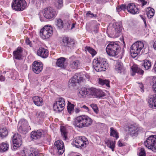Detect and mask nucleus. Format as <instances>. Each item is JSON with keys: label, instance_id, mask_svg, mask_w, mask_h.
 I'll return each mask as SVG.
<instances>
[{"label": "nucleus", "instance_id": "f257e3e1", "mask_svg": "<svg viewBox=\"0 0 156 156\" xmlns=\"http://www.w3.org/2000/svg\"><path fill=\"white\" fill-rule=\"evenodd\" d=\"M93 122V119L87 115L78 116L74 119L73 125L76 127L81 129L90 126Z\"/></svg>", "mask_w": 156, "mask_h": 156}, {"label": "nucleus", "instance_id": "f03ea898", "mask_svg": "<svg viewBox=\"0 0 156 156\" xmlns=\"http://www.w3.org/2000/svg\"><path fill=\"white\" fill-rule=\"evenodd\" d=\"M93 64L94 68L97 72L104 71L108 67V64L106 59L102 58L94 59Z\"/></svg>", "mask_w": 156, "mask_h": 156}, {"label": "nucleus", "instance_id": "7ed1b4c3", "mask_svg": "<svg viewBox=\"0 0 156 156\" xmlns=\"http://www.w3.org/2000/svg\"><path fill=\"white\" fill-rule=\"evenodd\" d=\"M144 47V44L140 41H137L133 44L131 47L130 53L131 56L135 58L140 54Z\"/></svg>", "mask_w": 156, "mask_h": 156}, {"label": "nucleus", "instance_id": "20e7f679", "mask_svg": "<svg viewBox=\"0 0 156 156\" xmlns=\"http://www.w3.org/2000/svg\"><path fill=\"white\" fill-rule=\"evenodd\" d=\"M119 50V46L114 42H110L106 48L107 54L112 56H115L118 55Z\"/></svg>", "mask_w": 156, "mask_h": 156}, {"label": "nucleus", "instance_id": "39448f33", "mask_svg": "<svg viewBox=\"0 0 156 156\" xmlns=\"http://www.w3.org/2000/svg\"><path fill=\"white\" fill-rule=\"evenodd\" d=\"M122 30V26L121 22L114 23L111 29L109 28L108 29V32L115 37H119Z\"/></svg>", "mask_w": 156, "mask_h": 156}, {"label": "nucleus", "instance_id": "423d86ee", "mask_svg": "<svg viewBox=\"0 0 156 156\" xmlns=\"http://www.w3.org/2000/svg\"><path fill=\"white\" fill-rule=\"evenodd\" d=\"M144 145L148 149L154 152H156V135L148 137L144 142Z\"/></svg>", "mask_w": 156, "mask_h": 156}, {"label": "nucleus", "instance_id": "0eeeda50", "mask_svg": "<svg viewBox=\"0 0 156 156\" xmlns=\"http://www.w3.org/2000/svg\"><path fill=\"white\" fill-rule=\"evenodd\" d=\"M25 0H13L12 3V8L16 11H22L27 7Z\"/></svg>", "mask_w": 156, "mask_h": 156}, {"label": "nucleus", "instance_id": "6e6552de", "mask_svg": "<svg viewBox=\"0 0 156 156\" xmlns=\"http://www.w3.org/2000/svg\"><path fill=\"white\" fill-rule=\"evenodd\" d=\"M53 33L52 28L50 26L48 25L45 26L40 31L41 37L43 39L49 38L52 36Z\"/></svg>", "mask_w": 156, "mask_h": 156}, {"label": "nucleus", "instance_id": "1a4fd4ad", "mask_svg": "<svg viewBox=\"0 0 156 156\" xmlns=\"http://www.w3.org/2000/svg\"><path fill=\"white\" fill-rule=\"evenodd\" d=\"M102 90L94 88L87 89V95L94 98H100L105 95Z\"/></svg>", "mask_w": 156, "mask_h": 156}, {"label": "nucleus", "instance_id": "9d476101", "mask_svg": "<svg viewBox=\"0 0 156 156\" xmlns=\"http://www.w3.org/2000/svg\"><path fill=\"white\" fill-rule=\"evenodd\" d=\"M88 143L87 140L84 136H79L74 139L72 144L76 147L82 148L85 147Z\"/></svg>", "mask_w": 156, "mask_h": 156}, {"label": "nucleus", "instance_id": "9b49d317", "mask_svg": "<svg viewBox=\"0 0 156 156\" xmlns=\"http://www.w3.org/2000/svg\"><path fill=\"white\" fill-rule=\"evenodd\" d=\"M65 105V99L62 98H60L57 99L53 104V109L56 112H61L64 109Z\"/></svg>", "mask_w": 156, "mask_h": 156}, {"label": "nucleus", "instance_id": "f8f14e48", "mask_svg": "<svg viewBox=\"0 0 156 156\" xmlns=\"http://www.w3.org/2000/svg\"><path fill=\"white\" fill-rule=\"evenodd\" d=\"M44 16L48 19H51L54 18L56 16L55 10L51 7L46 8L43 10Z\"/></svg>", "mask_w": 156, "mask_h": 156}, {"label": "nucleus", "instance_id": "ddd939ff", "mask_svg": "<svg viewBox=\"0 0 156 156\" xmlns=\"http://www.w3.org/2000/svg\"><path fill=\"white\" fill-rule=\"evenodd\" d=\"M83 74L81 73H76L72 78L69 80V82L71 86H75L76 83H80L83 82Z\"/></svg>", "mask_w": 156, "mask_h": 156}, {"label": "nucleus", "instance_id": "4468645a", "mask_svg": "<svg viewBox=\"0 0 156 156\" xmlns=\"http://www.w3.org/2000/svg\"><path fill=\"white\" fill-rule=\"evenodd\" d=\"M18 128L19 131L22 133H26L27 132L29 129L28 123L27 121L25 119H21L19 122Z\"/></svg>", "mask_w": 156, "mask_h": 156}, {"label": "nucleus", "instance_id": "2eb2a0df", "mask_svg": "<svg viewBox=\"0 0 156 156\" xmlns=\"http://www.w3.org/2000/svg\"><path fill=\"white\" fill-rule=\"evenodd\" d=\"M70 60L69 67L70 69L75 70L80 66V62L76 59L75 56H73L69 58Z\"/></svg>", "mask_w": 156, "mask_h": 156}, {"label": "nucleus", "instance_id": "dca6fc26", "mask_svg": "<svg viewBox=\"0 0 156 156\" xmlns=\"http://www.w3.org/2000/svg\"><path fill=\"white\" fill-rule=\"evenodd\" d=\"M12 141L14 147L17 148L20 147L22 144V138L18 134H15L12 138Z\"/></svg>", "mask_w": 156, "mask_h": 156}, {"label": "nucleus", "instance_id": "f3484780", "mask_svg": "<svg viewBox=\"0 0 156 156\" xmlns=\"http://www.w3.org/2000/svg\"><path fill=\"white\" fill-rule=\"evenodd\" d=\"M32 67L33 71L36 74H38L42 71L43 68V64L41 62L34 61Z\"/></svg>", "mask_w": 156, "mask_h": 156}, {"label": "nucleus", "instance_id": "a211bd4d", "mask_svg": "<svg viewBox=\"0 0 156 156\" xmlns=\"http://www.w3.org/2000/svg\"><path fill=\"white\" fill-rule=\"evenodd\" d=\"M55 145L57 148L58 154H62L65 151L64 145L63 142L61 140H58L55 142Z\"/></svg>", "mask_w": 156, "mask_h": 156}, {"label": "nucleus", "instance_id": "6ab92c4d", "mask_svg": "<svg viewBox=\"0 0 156 156\" xmlns=\"http://www.w3.org/2000/svg\"><path fill=\"white\" fill-rule=\"evenodd\" d=\"M128 133L131 136H135L137 134L138 128L134 124H129L128 126Z\"/></svg>", "mask_w": 156, "mask_h": 156}, {"label": "nucleus", "instance_id": "aec40b11", "mask_svg": "<svg viewBox=\"0 0 156 156\" xmlns=\"http://www.w3.org/2000/svg\"><path fill=\"white\" fill-rule=\"evenodd\" d=\"M46 133V132L42 129H39L36 131H32L31 133V137L33 139L40 138Z\"/></svg>", "mask_w": 156, "mask_h": 156}, {"label": "nucleus", "instance_id": "412c9836", "mask_svg": "<svg viewBox=\"0 0 156 156\" xmlns=\"http://www.w3.org/2000/svg\"><path fill=\"white\" fill-rule=\"evenodd\" d=\"M37 54L39 56L43 58H46L48 55V50L44 48H40L37 51Z\"/></svg>", "mask_w": 156, "mask_h": 156}, {"label": "nucleus", "instance_id": "4be33fe9", "mask_svg": "<svg viewBox=\"0 0 156 156\" xmlns=\"http://www.w3.org/2000/svg\"><path fill=\"white\" fill-rule=\"evenodd\" d=\"M62 44L63 45L70 47L74 44L73 40L68 37H64L62 40Z\"/></svg>", "mask_w": 156, "mask_h": 156}, {"label": "nucleus", "instance_id": "5701e85b", "mask_svg": "<svg viewBox=\"0 0 156 156\" xmlns=\"http://www.w3.org/2000/svg\"><path fill=\"white\" fill-rule=\"evenodd\" d=\"M131 69L132 71V73H131V75L132 76H134L136 73H137L141 75L143 74L144 73V71L138 68L137 65H133L131 67Z\"/></svg>", "mask_w": 156, "mask_h": 156}, {"label": "nucleus", "instance_id": "b1692460", "mask_svg": "<svg viewBox=\"0 0 156 156\" xmlns=\"http://www.w3.org/2000/svg\"><path fill=\"white\" fill-rule=\"evenodd\" d=\"M22 51V48L20 47H18L16 50L13 52L14 57L16 59H21Z\"/></svg>", "mask_w": 156, "mask_h": 156}, {"label": "nucleus", "instance_id": "393cba45", "mask_svg": "<svg viewBox=\"0 0 156 156\" xmlns=\"http://www.w3.org/2000/svg\"><path fill=\"white\" fill-rule=\"evenodd\" d=\"M115 70L119 73H124L125 70L122 63L120 62L117 61L115 66Z\"/></svg>", "mask_w": 156, "mask_h": 156}, {"label": "nucleus", "instance_id": "a878e982", "mask_svg": "<svg viewBox=\"0 0 156 156\" xmlns=\"http://www.w3.org/2000/svg\"><path fill=\"white\" fill-rule=\"evenodd\" d=\"M32 99L34 103L36 105L40 106L43 105V101L41 97L36 96L34 97Z\"/></svg>", "mask_w": 156, "mask_h": 156}, {"label": "nucleus", "instance_id": "bb28decb", "mask_svg": "<svg viewBox=\"0 0 156 156\" xmlns=\"http://www.w3.org/2000/svg\"><path fill=\"white\" fill-rule=\"evenodd\" d=\"M148 105L150 108H156V95L153 98H150L148 99Z\"/></svg>", "mask_w": 156, "mask_h": 156}, {"label": "nucleus", "instance_id": "cd10ccee", "mask_svg": "<svg viewBox=\"0 0 156 156\" xmlns=\"http://www.w3.org/2000/svg\"><path fill=\"white\" fill-rule=\"evenodd\" d=\"M24 156H39L37 152L36 151L31 152L27 149H25L23 150Z\"/></svg>", "mask_w": 156, "mask_h": 156}, {"label": "nucleus", "instance_id": "c85d7f7f", "mask_svg": "<svg viewBox=\"0 0 156 156\" xmlns=\"http://www.w3.org/2000/svg\"><path fill=\"white\" fill-rule=\"evenodd\" d=\"M105 142L107 146L111 148L112 151H113L115 144V141L107 139L105 140Z\"/></svg>", "mask_w": 156, "mask_h": 156}, {"label": "nucleus", "instance_id": "c756f323", "mask_svg": "<svg viewBox=\"0 0 156 156\" xmlns=\"http://www.w3.org/2000/svg\"><path fill=\"white\" fill-rule=\"evenodd\" d=\"M55 24L57 27L60 29H61L64 28L65 26L63 21L61 19H57L55 21Z\"/></svg>", "mask_w": 156, "mask_h": 156}, {"label": "nucleus", "instance_id": "7c9ffc66", "mask_svg": "<svg viewBox=\"0 0 156 156\" xmlns=\"http://www.w3.org/2000/svg\"><path fill=\"white\" fill-rule=\"evenodd\" d=\"M142 66L144 67L145 70H147L151 68V62L148 60H145L143 61Z\"/></svg>", "mask_w": 156, "mask_h": 156}, {"label": "nucleus", "instance_id": "2f4dec72", "mask_svg": "<svg viewBox=\"0 0 156 156\" xmlns=\"http://www.w3.org/2000/svg\"><path fill=\"white\" fill-rule=\"evenodd\" d=\"M146 11L147 16L149 18L152 17L154 16V9L149 7L147 8Z\"/></svg>", "mask_w": 156, "mask_h": 156}, {"label": "nucleus", "instance_id": "473e14b6", "mask_svg": "<svg viewBox=\"0 0 156 156\" xmlns=\"http://www.w3.org/2000/svg\"><path fill=\"white\" fill-rule=\"evenodd\" d=\"M65 61L64 58L61 57L58 59L56 63V65L58 67L63 68L64 67Z\"/></svg>", "mask_w": 156, "mask_h": 156}, {"label": "nucleus", "instance_id": "72a5a7b5", "mask_svg": "<svg viewBox=\"0 0 156 156\" xmlns=\"http://www.w3.org/2000/svg\"><path fill=\"white\" fill-rule=\"evenodd\" d=\"M110 136L115 137L116 139L119 137L117 130L113 127H111L110 128Z\"/></svg>", "mask_w": 156, "mask_h": 156}, {"label": "nucleus", "instance_id": "f704fd0d", "mask_svg": "<svg viewBox=\"0 0 156 156\" xmlns=\"http://www.w3.org/2000/svg\"><path fill=\"white\" fill-rule=\"evenodd\" d=\"M86 95H87V89L84 88H82L80 89L78 94V96L80 98L84 97Z\"/></svg>", "mask_w": 156, "mask_h": 156}, {"label": "nucleus", "instance_id": "c9c22d12", "mask_svg": "<svg viewBox=\"0 0 156 156\" xmlns=\"http://www.w3.org/2000/svg\"><path fill=\"white\" fill-rule=\"evenodd\" d=\"M60 129L62 135L64 138V139L66 140L67 138V133L66 128L64 126H62L60 127Z\"/></svg>", "mask_w": 156, "mask_h": 156}, {"label": "nucleus", "instance_id": "e433bc0d", "mask_svg": "<svg viewBox=\"0 0 156 156\" xmlns=\"http://www.w3.org/2000/svg\"><path fill=\"white\" fill-rule=\"evenodd\" d=\"M8 131L6 128H3L0 129V136L3 138L7 136Z\"/></svg>", "mask_w": 156, "mask_h": 156}, {"label": "nucleus", "instance_id": "4c0bfd02", "mask_svg": "<svg viewBox=\"0 0 156 156\" xmlns=\"http://www.w3.org/2000/svg\"><path fill=\"white\" fill-rule=\"evenodd\" d=\"M74 105L72 104L69 101H68L67 104V110L68 112L71 114L73 112Z\"/></svg>", "mask_w": 156, "mask_h": 156}, {"label": "nucleus", "instance_id": "58836bf2", "mask_svg": "<svg viewBox=\"0 0 156 156\" xmlns=\"http://www.w3.org/2000/svg\"><path fill=\"white\" fill-rule=\"evenodd\" d=\"M55 4L58 9H60L63 6L62 0H55Z\"/></svg>", "mask_w": 156, "mask_h": 156}, {"label": "nucleus", "instance_id": "ea45409f", "mask_svg": "<svg viewBox=\"0 0 156 156\" xmlns=\"http://www.w3.org/2000/svg\"><path fill=\"white\" fill-rule=\"evenodd\" d=\"M78 107H80L81 108V111L85 112H88L89 111L88 108L86 106V105L81 103H79L78 104Z\"/></svg>", "mask_w": 156, "mask_h": 156}, {"label": "nucleus", "instance_id": "a19ab883", "mask_svg": "<svg viewBox=\"0 0 156 156\" xmlns=\"http://www.w3.org/2000/svg\"><path fill=\"white\" fill-rule=\"evenodd\" d=\"M85 49L91 54L92 56L95 55L97 53L96 51L94 49L90 47L86 46L85 48Z\"/></svg>", "mask_w": 156, "mask_h": 156}, {"label": "nucleus", "instance_id": "79ce46f5", "mask_svg": "<svg viewBox=\"0 0 156 156\" xmlns=\"http://www.w3.org/2000/svg\"><path fill=\"white\" fill-rule=\"evenodd\" d=\"M9 145L6 143H2L0 146V148L1 151H7L9 148Z\"/></svg>", "mask_w": 156, "mask_h": 156}, {"label": "nucleus", "instance_id": "37998d69", "mask_svg": "<svg viewBox=\"0 0 156 156\" xmlns=\"http://www.w3.org/2000/svg\"><path fill=\"white\" fill-rule=\"evenodd\" d=\"M99 83L101 85H105L107 87H109V81L106 80H102L99 79Z\"/></svg>", "mask_w": 156, "mask_h": 156}, {"label": "nucleus", "instance_id": "c03bdc74", "mask_svg": "<svg viewBox=\"0 0 156 156\" xmlns=\"http://www.w3.org/2000/svg\"><path fill=\"white\" fill-rule=\"evenodd\" d=\"M86 17L87 18H93V17H97V15L96 14H94L92 13L90 11H88L86 14Z\"/></svg>", "mask_w": 156, "mask_h": 156}, {"label": "nucleus", "instance_id": "a18cd8bd", "mask_svg": "<svg viewBox=\"0 0 156 156\" xmlns=\"http://www.w3.org/2000/svg\"><path fill=\"white\" fill-rule=\"evenodd\" d=\"M127 9V6L124 4H122L120 6H117L116 8L117 11L119 12L122 10H125Z\"/></svg>", "mask_w": 156, "mask_h": 156}, {"label": "nucleus", "instance_id": "49530a36", "mask_svg": "<svg viewBox=\"0 0 156 156\" xmlns=\"http://www.w3.org/2000/svg\"><path fill=\"white\" fill-rule=\"evenodd\" d=\"M134 7H136L135 4L133 3H130L127 6V11L129 12L132 10L133 9Z\"/></svg>", "mask_w": 156, "mask_h": 156}, {"label": "nucleus", "instance_id": "de8ad7c7", "mask_svg": "<svg viewBox=\"0 0 156 156\" xmlns=\"http://www.w3.org/2000/svg\"><path fill=\"white\" fill-rule=\"evenodd\" d=\"M90 106L92 108L96 114L98 113L99 110L97 105L96 104H92L90 105Z\"/></svg>", "mask_w": 156, "mask_h": 156}, {"label": "nucleus", "instance_id": "09e8293b", "mask_svg": "<svg viewBox=\"0 0 156 156\" xmlns=\"http://www.w3.org/2000/svg\"><path fill=\"white\" fill-rule=\"evenodd\" d=\"M139 10L137 7H134L133 9L132 10L129 12L132 14H137L139 13Z\"/></svg>", "mask_w": 156, "mask_h": 156}, {"label": "nucleus", "instance_id": "8fccbe9b", "mask_svg": "<svg viewBox=\"0 0 156 156\" xmlns=\"http://www.w3.org/2000/svg\"><path fill=\"white\" fill-rule=\"evenodd\" d=\"M139 156H145L146 153L144 148H141L140 150Z\"/></svg>", "mask_w": 156, "mask_h": 156}, {"label": "nucleus", "instance_id": "3c124183", "mask_svg": "<svg viewBox=\"0 0 156 156\" xmlns=\"http://www.w3.org/2000/svg\"><path fill=\"white\" fill-rule=\"evenodd\" d=\"M109 0H95L96 2L98 4L105 3L108 2Z\"/></svg>", "mask_w": 156, "mask_h": 156}, {"label": "nucleus", "instance_id": "603ef678", "mask_svg": "<svg viewBox=\"0 0 156 156\" xmlns=\"http://www.w3.org/2000/svg\"><path fill=\"white\" fill-rule=\"evenodd\" d=\"M25 42L27 44L29 45L30 47L32 46V44L31 42L30 41L29 38H27Z\"/></svg>", "mask_w": 156, "mask_h": 156}, {"label": "nucleus", "instance_id": "864d4df0", "mask_svg": "<svg viewBox=\"0 0 156 156\" xmlns=\"http://www.w3.org/2000/svg\"><path fill=\"white\" fill-rule=\"evenodd\" d=\"M45 116V113L43 112H41L38 114V116L40 118H43Z\"/></svg>", "mask_w": 156, "mask_h": 156}, {"label": "nucleus", "instance_id": "5fc2aeb1", "mask_svg": "<svg viewBox=\"0 0 156 156\" xmlns=\"http://www.w3.org/2000/svg\"><path fill=\"white\" fill-rule=\"evenodd\" d=\"M75 112L77 113H79L80 111H81V108L80 107H78L77 106V107L75 108Z\"/></svg>", "mask_w": 156, "mask_h": 156}, {"label": "nucleus", "instance_id": "6e6d98bb", "mask_svg": "<svg viewBox=\"0 0 156 156\" xmlns=\"http://www.w3.org/2000/svg\"><path fill=\"white\" fill-rule=\"evenodd\" d=\"M152 88L154 92L156 94V84L154 83L152 86Z\"/></svg>", "mask_w": 156, "mask_h": 156}, {"label": "nucleus", "instance_id": "4d7b16f0", "mask_svg": "<svg viewBox=\"0 0 156 156\" xmlns=\"http://www.w3.org/2000/svg\"><path fill=\"white\" fill-rule=\"evenodd\" d=\"M5 79V77L4 76H3L2 75L0 76V81H1V82L4 81Z\"/></svg>", "mask_w": 156, "mask_h": 156}, {"label": "nucleus", "instance_id": "13d9d810", "mask_svg": "<svg viewBox=\"0 0 156 156\" xmlns=\"http://www.w3.org/2000/svg\"><path fill=\"white\" fill-rule=\"evenodd\" d=\"M142 3V5H146L147 3L144 0H139Z\"/></svg>", "mask_w": 156, "mask_h": 156}, {"label": "nucleus", "instance_id": "bf43d9fd", "mask_svg": "<svg viewBox=\"0 0 156 156\" xmlns=\"http://www.w3.org/2000/svg\"><path fill=\"white\" fill-rule=\"evenodd\" d=\"M23 69L26 70L27 69V66L26 64H23Z\"/></svg>", "mask_w": 156, "mask_h": 156}, {"label": "nucleus", "instance_id": "052dcab7", "mask_svg": "<svg viewBox=\"0 0 156 156\" xmlns=\"http://www.w3.org/2000/svg\"><path fill=\"white\" fill-rule=\"evenodd\" d=\"M118 145L119 147L123 146V144L120 140H119L118 142Z\"/></svg>", "mask_w": 156, "mask_h": 156}, {"label": "nucleus", "instance_id": "680f3d73", "mask_svg": "<svg viewBox=\"0 0 156 156\" xmlns=\"http://www.w3.org/2000/svg\"><path fill=\"white\" fill-rule=\"evenodd\" d=\"M153 69H154V72L156 73V62H155V64H154V66Z\"/></svg>", "mask_w": 156, "mask_h": 156}, {"label": "nucleus", "instance_id": "e2e57ef3", "mask_svg": "<svg viewBox=\"0 0 156 156\" xmlns=\"http://www.w3.org/2000/svg\"><path fill=\"white\" fill-rule=\"evenodd\" d=\"M85 76L86 78L88 79H89L90 78V75L86 73L85 75Z\"/></svg>", "mask_w": 156, "mask_h": 156}, {"label": "nucleus", "instance_id": "0e129e2a", "mask_svg": "<svg viewBox=\"0 0 156 156\" xmlns=\"http://www.w3.org/2000/svg\"><path fill=\"white\" fill-rule=\"evenodd\" d=\"M153 46L154 48L156 49V41L154 42V43Z\"/></svg>", "mask_w": 156, "mask_h": 156}, {"label": "nucleus", "instance_id": "69168bd1", "mask_svg": "<svg viewBox=\"0 0 156 156\" xmlns=\"http://www.w3.org/2000/svg\"><path fill=\"white\" fill-rule=\"evenodd\" d=\"M143 22H144V24L145 27H147V23L146 20V19L144 20H143Z\"/></svg>", "mask_w": 156, "mask_h": 156}, {"label": "nucleus", "instance_id": "338daca9", "mask_svg": "<svg viewBox=\"0 0 156 156\" xmlns=\"http://www.w3.org/2000/svg\"><path fill=\"white\" fill-rule=\"evenodd\" d=\"M74 26H75V24H74V23H73L72 25V26L71 27V29H73V28L74 27Z\"/></svg>", "mask_w": 156, "mask_h": 156}, {"label": "nucleus", "instance_id": "774afa93", "mask_svg": "<svg viewBox=\"0 0 156 156\" xmlns=\"http://www.w3.org/2000/svg\"><path fill=\"white\" fill-rule=\"evenodd\" d=\"M154 83H155L156 84V77L154 78Z\"/></svg>", "mask_w": 156, "mask_h": 156}]
</instances>
